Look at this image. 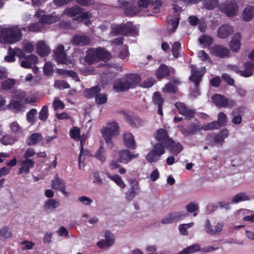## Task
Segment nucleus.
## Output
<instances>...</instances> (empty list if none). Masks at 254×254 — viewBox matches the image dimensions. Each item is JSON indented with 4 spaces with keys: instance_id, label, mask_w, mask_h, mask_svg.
Returning a JSON list of instances; mask_svg holds the SVG:
<instances>
[{
    "instance_id": "obj_1",
    "label": "nucleus",
    "mask_w": 254,
    "mask_h": 254,
    "mask_svg": "<svg viewBox=\"0 0 254 254\" xmlns=\"http://www.w3.org/2000/svg\"><path fill=\"white\" fill-rule=\"evenodd\" d=\"M141 80V77L138 74H127L115 82L113 89L117 92H126L136 88Z\"/></svg>"
},
{
    "instance_id": "obj_2",
    "label": "nucleus",
    "mask_w": 254,
    "mask_h": 254,
    "mask_svg": "<svg viewBox=\"0 0 254 254\" xmlns=\"http://www.w3.org/2000/svg\"><path fill=\"white\" fill-rule=\"evenodd\" d=\"M22 37V29L18 26H14L3 29L0 35V42L12 44L19 42Z\"/></svg>"
},
{
    "instance_id": "obj_3",
    "label": "nucleus",
    "mask_w": 254,
    "mask_h": 254,
    "mask_svg": "<svg viewBox=\"0 0 254 254\" xmlns=\"http://www.w3.org/2000/svg\"><path fill=\"white\" fill-rule=\"evenodd\" d=\"M36 154L35 150L32 148H28L25 151L23 155V160L21 161V167L19 168L17 174H24L27 175L30 173V169L34 166L35 161L30 158Z\"/></svg>"
},
{
    "instance_id": "obj_4",
    "label": "nucleus",
    "mask_w": 254,
    "mask_h": 254,
    "mask_svg": "<svg viewBox=\"0 0 254 254\" xmlns=\"http://www.w3.org/2000/svg\"><path fill=\"white\" fill-rule=\"evenodd\" d=\"M119 127L118 124L113 122L109 124L108 127L103 128L102 130L103 137L107 144L108 147L112 148L113 143L112 142V137L116 136L119 133Z\"/></svg>"
},
{
    "instance_id": "obj_5",
    "label": "nucleus",
    "mask_w": 254,
    "mask_h": 254,
    "mask_svg": "<svg viewBox=\"0 0 254 254\" xmlns=\"http://www.w3.org/2000/svg\"><path fill=\"white\" fill-rule=\"evenodd\" d=\"M165 152V145L161 142L156 143L146 156V160L150 163L155 162Z\"/></svg>"
},
{
    "instance_id": "obj_6",
    "label": "nucleus",
    "mask_w": 254,
    "mask_h": 254,
    "mask_svg": "<svg viewBox=\"0 0 254 254\" xmlns=\"http://www.w3.org/2000/svg\"><path fill=\"white\" fill-rule=\"evenodd\" d=\"M134 31V28L133 27L132 24L130 22L117 24L112 28V31L115 34L123 36H126L129 34L132 33Z\"/></svg>"
},
{
    "instance_id": "obj_7",
    "label": "nucleus",
    "mask_w": 254,
    "mask_h": 254,
    "mask_svg": "<svg viewBox=\"0 0 254 254\" xmlns=\"http://www.w3.org/2000/svg\"><path fill=\"white\" fill-rule=\"evenodd\" d=\"M213 103L218 107L232 108L235 105L236 102L233 100H228L223 95L215 94L212 97Z\"/></svg>"
},
{
    "instance_id": "obj_8",
    "label": "nucleus",
    "mask_w": 254,
    "mask_h": 254,
    "mask_svg": "<svg viewBox=\"0 0 254 254\" xmlns=\"http://www.w3.org/2000/svg\"><path fill=\"white\" fill-rule=\"evenodd\" d=\"M188 214L183 211H174L169 213L161 220L163 224L173 223L185 218Z\"/></svg>"
},
{
    "instance_id": "obj_9",
    "label": "nucleus",
    "mask_w": 254,
    "mask_h": 254,
    "mask_svg": "<svg viewBox=\"0 0 254 254\" xmlns=\"http://www.w3.org/2000/svg\"><path fill=\"white\" fill-rule=\"evenodd\" d=\"M104 237L105 240H100L97 243V246L101 249L110 247L115 243L114 236L110 231L106 230Z\"/></svg>"
},
{
    "instance_id": "obj_10",
    "label": "nucleus",
    "mask_w": 254,
    "mask_h": 254,
    "mask_svg": "<svg viewBox=\"0 0 254 254\" xmlns=\"http://www.w3.org/2000/svg\"><path fill=\"white\" fill-rule=\"evenodd\" d=\"M54 58L56 61L61 64H68V59L66 57V54L64 51V46L60 45L54 51Z\"/></svg>"
},
{
    "instance_id": "obj_11",
    "label": "nucleus",
    "mask_w": 254,
    "mask_h": 254,
    "mask_svg": "<svg viewBox=\"0 0 254 254\" xmlns=\"http://www.w3.org/2000/svg\"><path fill=\"white\" fill-rule=\"evenodd\" d=\"M175 106L179 114L185 116L186 119L190 120L194 117V111L188 109L184 103L177 102L175 104Z\"/></svg>"
},
{
    "instance_id": "obj_12",
    "label": "nucleus",
    "mask_w": 254,
    "mask_h": 254,
    "mask_svg": "<svg viewBox=\"0 0 254 254\" xmlns=\"http://www.w3.org/2000/svg\"><path fill=\"white\" fill-rule=\"evenodd\" d=\"M190 68L191 74L189 77V79L194 84L196 87H198L202 80L204 73L202 71L197 70L193 64L190 65Z\"/></svg>"
},
{
    "instance_id": "obj_13",
    "label": "nucleus",
    "mask_w": 254,
    "mask_h": 254,
    "mask_svg": "<svg viewBox=\"0 0 254 254\" xmlns=\"http://www.w3.org/2000/svg\"><path fill=\"white\" fill-rule=\"evenodd\" d=\"M211 54L220 58H225L229 56V51L225 47L221 45H215L210 49Z\"/></svg>"
},
{
    "instance_id": "obj_14",
    "label": "nucleus",
    "mask_w": 254,
    "mask_h": 254,
    "mask_svg": "<svg viewBox=\"0 0 254 254\" xmlns=\"http://www.w3.org/2000/svg\"><path fill=\"white\" fill-rule=\"evenodd\" d=\"M122 113L124 115L126 122L132 127H138L143 125L144 122L140 117L134 115H130L125 111H123Z\"/></svg>"
},
{
    "instance_id": "obj_15",
    "label": "nucleus",
    "mask_w": 254,
    "mask_h": 254,
    "mask_svg": "<svg viewBox=\"0 0 254 254\" xmlns=\"http://www.w3.org/2000/svg\"><path fill=\"white\" fill-rule=\"evenodd\" d=\"M119 158L118 161L119 162L127 164L130 162L133 159L137 158L139 154H132L129 150L127 149H123L119 151Z\"/></svg>"
},
{
    "instance_id": "obj_16",
    "label": "nucleus",
    "mask_w": 254,
    "mask_h": 254,
    "mask_svg": "<svg viewBox=\"0 0 254 254\" xmlns=\"http://www.w3.org/2000/svg\"><path fill=\"white\" fill-rule=\"evenodd\" d=\"M152 102L158 107L157 114L162 117L163 116L162 106L165 102V99L159 92L156 91L153 93Z\"/></svg>"
},
{
    "instance_id": "obj_17",
    "label": "nucleus",
    "mask_w": 254,
    "mask_h": 254,
    "mask_svg": "<svg viewBox=\"0 0 254 254\" xmlns=\"http://www.w3.org/2000/svg\"><path fill=\"white\" fill-rule=\"evenodd\" d=\"M130 188L126 193V198L128 201H131L137 194L139 190L138 182L135 180H131L130 182Z\"/></svg>"
},
{
    "instance_id": "obj_18",
    "label": "nucleus",
    "mask_w": 254,
    "mask_h": 254,
    "mask_svg": "<svg viewBox=\"0 0 254 254\" xmlns=\"http://www.w3.org/2000/svg\"><path fill=\"white\" fill-rule=\"evenodd\" d=\"M170 153L174 156H177L184 149L183 146L180 142H176L171 139L165 145Z\"/></svg>"
},
{
    "instance_id": "obj_19",
    "label": "nucleus",
    "mask_w": 254,
    "mask_h": 254,
    "mask_svg": "<svg viewBox=\"0 0 254 254\" xmlns=\"http://www.w3.org/2000/svg\"><path fill=\"white\" fill-rule=\"evenodd\" d=\"M234 29L232 26L226 24L220 26L217 31V36L221 39H225L233 33Z\"/></svg>"
},
{
    "instance_id": "obj_20",
    "label": "nucleus",
    "mask_w": 254,
    "mask_h": 254,
    "mask_svg": "<svg viewBox=\"0 0 254 254\" xmlns=\"http://www.w3.org/2000/svg\"><path fill=\"white\" fill-rule=\"evenodd\" d=\"M171 74V68L165 64H161L156 70L155 76L159 79L169 77Z\"/></svg>"
},
{
    "instance_id": "obj_21",
    "label": "nucleus",
    "mask_w": 254,
    "mask_h": 254,
    "mask_svg": "<svg viewBox=\"0 0 254 254\" xmlns=\"http://www.w3.org/2000/svg\"><path fill=\"white\" fill-rule=\"evenodd\" d=\"M202 129V127L195 124H191L187 128H183L181 131L182 133L185 136H188L190 135L196 134L198 132Z\"/></svg>"
},
{
    "instance_id": "obj_22",
    "label": "nucleus",
    "mask_w": 254,
    "mask_h": 254,
    "mask_svg": "<svg viewBox=\"0 0 254 254\" xmlns=\"http://www.w3.org/2000/svg\"><path fill=\"white\" fill-rule=\"evenodd\" d=\"M155 134L156 139L162 143H164L165 145L172 139L169 137L167 130L164 128H160L157 130Z\"/></svg>"
},
{
    "instance_id": "obj_23",
    "label": "nucleus",
    "mask_w": 254,
    "mask_h": 254,
    "mask_svg": "<svg viewBox=\"0 0 254 254\" xmlns=\"http://www.w3.org/2000/svg\"><path fill=\"white\" fill-rule=\"evenodd\" d=\"M71 41L74 45L83 46L89 44L90 39L86 35H76L73 37Z\"/></svg>"
},
{
    "instance_id": "obj_24",
    "label": "nucleus",
    "mask_w": 254,
    "mask_h": 254,
    "mask_svg": "<svg viewBox=\"0 0 254 254\" xmlns=\"http://www.w3.org/2000/svg\"><path fill=\"white\" fill-rule=\"evenodd\" d=\"M38 62V58L35 55L27 56L21 62V66L23 68H31Z\"/></svg>"
},
{
    "instance_id": "obj_25",
    "label": "nucleus",
    "mask_w": 254,
    "mask_h": 254,
    "mask_svg": "<svg viewBox=\"0 0 254 254\" xmlns=\"http://www.w3.org/2000/svg\"><path fill=\"white\" fill-rule=\"evenodd\" d=\"M123 137L124 143L127 148L131 149H135L136 148L134 136L131 133L126 132L123 134Z\"/></svg>"
},
{
    "instance_id": "obj_26",
    "label": "nucleus",
    "mask_w": 254,
    "mask_h": 254,
    "mask_svg": "<svg viewBox=\"0 0 254 254\" xmlns=\"http://www.w3.org/2000/svg\"><path fill=\"white\" fill-rule=\"evenodd\" d=\"M243 66L244 70H242L241 76L244 77H249L253 75L254 70V61L245 62Z\"/></svg>"
},
{
    "instance_id": "obj_27",
    "label": "nucleus",
    "mask_w": 254,
    "mask_h": 254,
    "mask_svg": "<svg viewBox=\"0 0 254 254\" xmlns=\"http://www.w3.org/2000/svg\"><path fill=\"white\" fill-rule=\"evenodd\" d=\"M36 51L41 57H45L50 54V48L44 41H40L37 44Z\"/></svg>"
},
{
    "instance_id": "obj_28",
    "label": "nucleus",
    "mask_w": 254,
    "mask_h": 254,
    "mask_svg": "<svg viewBox=\"0 0 254 254\" xmlns=\"http://www.w3.org/2000/svg\"><path fill=\"white\" fill-rule=\"evenodd\" d=\"M85 60L89 64H92L99 62L96 48L90 49L87 51Z\"/></svg>"
},
{
    "instance_id": "obj_29",
    "label": "nucleus",
    "mask_w": 254,
    "mask_h": 254,
    "mask_svg": "<svg viewBox=\"0 0 254 254\" xmlns=\"http://www.w3.org/2000/svg\"><path fill=\"white\" fill-rule=\"evenodd\" d=\"M238 6L235 2H230L227 3L224 8V12L226 15L232 17L236 15Z\"/></svg>"
},
{
    "instance_id": "obj_30",
    "label": "nucleus",
    "mask_w": 254,
    "mask_h": 254,
    "mask_svg": "<svg viewBox=\"0 0 254 254\" xmlns=\"http://www.w3.org/2000/svg\"><path fill=\"white\" fill-rule=\"evenodd\" d=\"M241 36L240 33H236L234 34L229 44L230 48L231 51L236 52L240 50L241 47Z\"/></svg>"
},
{
    "instance_id": "obj_31",
    "label": "nucleus",
    "mask_w": 254,
    "mask_h": 254,
    "mask_svg": "<svg viewBox=\"0 0 254 254\" xmlns=\"http://www.w3.org/2000/svg\"><path fill=\"white\" fill-rule=\"evenodd\" d=\"M123 7H126L125 9V14L127 16H132L137 13L136 7L135 5L128 6V2L123 1L120 3Z\"/></svg>"
},
{
    "instance_id": "obj_32",
    "label": "nucleus",
    "mask_w": 254,
    "mask_h": 254,
    "mask_svg": "<svg viewBox=\"0 0 254 254\" xmlns=\"http://www.w3.org/2000/svg\"><path fill=\"white\" fill-rule=\"evenodd\" d=\"M96 51H97V58L99 62L101 61H107L111 59V54L108 51L105 50L103 48L98 47L96 48Z\"/></svg>"
},
{
    "instance_id": "obj_33",
    "label": "nucleus",
    "mask_w": 254,
    "mask_h": 254,
    "mask_svg": "<svg viewBox=\"0 0 254 254\" xmlns=\"http://www.w3.org/2000/svg\"><path fill=\"white\" fill-rule=\"evenodd\" d=\"M42 138L41 133H34L27 138L26 143L29 146H32L38 143Z\"/></svg>"
},
{
    "instance_id": "obj_34",
    "label": "nucleus",
    "mask_w": 254,
    "mask_h": 254,
    "mask_svg": "<svg viewBox=\"0 0 254 254\" xmlns=\"http://www.w3.org/2000/svg\"><path fill=\"white\" fill-rule=\"evenodd\" d=\"M16 84L15 80L13 78H8L1 82L0 88L2 90L8 91L12 89Z\"/></svg>"
},
{
    "instance_id": "obj_35",
    "label": "nucleus",
    "mask_w": 254,
    "mask_h": 254,
    "mask_svg": "<svg viewBox=\"0 0 254 254\" xmlns=\"http://www.w3.org/2000/svg\"><path fill=\"white\" fill-rule=\"evenodd\" d=\"M100 90V88L98 86H95L91 88L86 89L84 90V95L85 97L88 99L95 98Z\"/></svg>"
},
{
    "instance_id": "obj_36",
    "label": "nucleus",
    "mask_w": 254,
    "mask_h": 254,
    "mask_svg": "<svg viewBox=\"0 0 254 254\" xmlns=\"http://www.w3.org/2000/svg\"><path fill=\"white\" fill-rule=\"evenodd\" d=\"M65 186V185L64 181L60 179L59 177L58 174H56L55 179L52 181V188L55 190H60L62 188Z\"/></svg>"
},
{
    "instance_id": "obj_37",
    "label": "nucleus",
    "mask_w": 254,
    "mask_h": 254,
    "mask_svg": "<svg viewBox=\"0 0 254 254\" xmlns=\"http://www.w3.org/2000/svg\"><path fill=\"white\" fill-rule=\"evenodd\" d=\"M229 135V131L227 129H223L220 130L214 137V141L216 143L223 142L225 138Z\"/></svg>"
},
{
    "instance_id": "obj_38",
    "label": "nucleus",
    "mask_w": 254,
    "mask_h": 254,
    "mask_svg": "<svg viewBox=\"0 0 254 254\" xmlns=\"http://www.w3.org/2000/svg\"><path fill=\"white\" fill-rule=\"evenodd\" d=\"M82 10L83 9L80 6H72L70 8L66 9L64 11V13L67 16L70 17H74L77 14L81 13Z\"/></svg>"
},
{
    "instance_id": "obj_39",
    "label": "nucleus",
    "mask_w": 254,
    "mask_h": 254,
    "mask_svg": "<svg viewBox=\"0 0 254 254\" xmlns=\"http://www.w3.org/2000/svg\"><path fill=\"white\" fill-rule=\"evenodd\" d=\"M200 250V247L198 244H194L191 246H189L181 252L179 253L178 254H190L196 253L199 251Z\"/></svg>"
},
{
    "instance_id": "obj_40",
    "label": "nucleus",
    "mask_w": 254,
    "mask_h": 254,
    "mask_svg": "<svg viewBox=\"0 0 254 254\" xmlns=\"http://www.w3.org/2000/svg\"><path fill=\"white\" fill-rule=\"evenodd\" d=\"M250 197L245 193L240 192L234 195L231 200V202L234 203H237L241 201L249 200Z\"/></svg>"
},
{
    "instance_id": "obj_41",
    "label": "nucleus",
    "mask_w": 254,
    "mask_h": 254,
    "mask_svg": "<svg viewBox=\"0 0 254 254\" xmlns=\"http://www.w3.org/2000/svg\"><path fill=\"white\" fill-rule=\"evenodd\" d=\"M200 44L205 47H210L213 42V40L211 36L203 34L198 39Z\"/></svg>"
},
{
    "instance_id": "obj_42",
    "label": "nucleus",
    "mask_w": 254,
    "mask_h": 254,
    "mask_svg": "<svg viewBox=\"0 0 254 254\" xmlns=\"http://www.w3.org/2000/svg\"><path fill=\"white\" fill-rule=\"evenodd\" d=\"M254 16V11L252 7H246L243 12V18L246 21H250Z\"/></svg>"
},
{
    "instance_id": "obj_43",
    "label": "nucleus",
    "mask_w": 254,
    "mask_h": 254,
    "mask_svg": "<svg viewBox=\"0 0 254 254\" xmlns=\"http://www.w3.org/2000/svg\"><path fill=\"white\" fill-rule=\"evenodd\" d=\"M106 151L103 145H101L99 148L97 150L95 157L102 163L106 161V157L105 155Z\"/></svg>"
},
{
    "instance_id": "obj_44",
    "label": "nucleus",
    "mask_w": 254,
    "mask_h": 254,
    "mask_svg": "<svg viewBox=\"0 0 254 254\" xmlns=\"http://www.w3.org/2000/svg\"><path fill=\"white\" fill-rule=\"evenodd\" d=\"M44 27L42 22L40 20L39 22L30 24L28 26V29L30 32H38L43 29Z\"/></svg>"
},
{
    "instance_id": "obj_45",
    "label": "nucleus",
    "mask_w": 254,
    "mask_h": 254,
    "mask_svg": "<svg viewBox=\"0 0 254 254\" xmlns=\"http://www.w3.org/2000/svg\"><path fill=\"white\" fill-rule=\"evenodd\" d=\"M69 134L72 139L76 141L79 140L80 137V130L79 128L77 127H72L70 130Z\"/></svg>"
},
{
    "instance_id": "obj_46",
    "label": "nucleus",
    "mask_w": 254,
    "mask_h": 254,
    "mask_svg": "<svg viewBox=\"0 0 254 254\" xmlns=\"http://www.w3.org/2000/svg\"><path fill=\"white\" fill-rule=\"evenodd\" d=\"M218 3V0H204L203 4L204 7L209 10L214 9Z\"/></svg>"
},
{
    "instance_id": "obj_47",
    "label": "nucleus",
    "mask_w": 254,
    "mask_h": 254,
    "mask_svg": "<svg viewBox=\"0 0 254 254\" xmlns=\"http://www.w3.org/2000/svg\"><path fill=\"white\" fill-rule=\"evenodd\" d=\"M48 107L47 105L44 106L39 113V119L45 122L48 118Z\"/></svg>"
},
{
    "instance_id": "obj_48",
    "label": "nucleus",
    "mask_w": 254,
    "mask_h": 254,
    "mask_svg": "<svg viewBox=\"0 0 254 254\" xmlns=\"http://www.w3.org/2000/svg\"><path fill=\"white\" fill-rule=\"evenodd\" d=\"M109 177L121 188L124 189L126 187V184L119 175L110 176Z\"/></svg>"
},
{
    "instance_id": "obj_49",
    "label": "nucleus",
    "mask_w": 254,
    "mask_h": 254,
    "mask_svg": "<svg viewBox=\"0 0 254 254\" xmlns=\"http://www.w3.org/2000/svg\"><path fill=\"white\" fill-rule=\"evenodd\" d=\"M15 141L14 137L9 134L4 135L0 140V142L5 145H11Z\"/></svg>"
},
{
    "instance_id": "obj_50",
    "label": "nucleus",
    "mask_w": 254,
    "mask_h": 254,
    "mask_svg": "<svg viewBox=\"0 0 254 254\" xmlns=\"http://www.w3.org/2000/svg\"><path fill=\"white\" fill-rule=\"evenodd\" d=\"M60 206V203L55 199H49L45 203V209H55Z\"/></svg>"
},
{
    "instance_id": "obj_51",
    "label": "nucleus",
    "mask_w": 254,
    "mask_h": 254,
    "mask_svg": "<svg viewBox=\"0 0 254 254\" xmlns=\"http://www.w3.org/2000/svg\"><path fill=\"white\" fill-rule=\"evenodd\" d=\"M16 52L12 48L9 47L8 50V55L4 57V60L8 63L14 62L15 61V56Z\"/></svg>"
},
{
    "instance_id": "obj_52",
    "label": "nucleus",
    "mask_w": 254,
    "mask_h": 254,
    "mask_svg": "<svg viewBox=\"0 0 254 254\" xmlns=\"http://www.w3.org/2000/svg\"><path fill=\"white\" fill-rule=\"evenodd\" d=\"M220 125L217 121H213L211 123H208L206 125L202 126V129L207 130L214 129H218L220 127Z\"/></svg>"
},
{
    "instance_id": "obj_53",
    "label": "nucleus",
    "mask_w": 254,
    "mask_h": 254,
    "mask_svg": "<svg viewBox=\"0 0 254 254\" xmlns=\"http://www.w3.org/2000/svg\"><path fill=\"white\" fill-rule=\"evenodd\" d=\"M239 109H237L232 112V116L233 118L232 119V122L235 125H239L242 123V117L241 115H236V113H239Z\"/></svg>"
},
{
    "instance_id": "obj_54",
    "label": "nucleus",
    "mask_w": 254,
    "mask_h": 254,
    "mask_svg": "<svg viewBox=\"0 0 254 254\" xmlns=\"http://www.w3.org/2000/svg\"><path fill=\"white\" fill-rule=\"evenodd\" d=\"M8 108L12 111H18L22 108V105L19 101L12 100L8 104Z\"/></svg>"
},
{
    "instance_id": "obj_55",
    "label": "nucleus",
    "mask_w": 254,
    "mask_h": 254,
    "mask_svg": "<svg viewBox=\"0 0 254 254\" xmlns=\"http://www.w3.org/2000/svg\"><path fill=\"white\" fill-rule=\"evenodd\" d=\"M181 44L179 42H176L172 45V53L175 58H177L180 56L179 51L181 50Z\"/></svg>"
},
{
    "instance_id": "obj_56",
    "label": "nucleus",
    "mask_w": 254,
    "mask_h": 254,
    "mask_svg": "<svg viewBox=\"0 0 254 254\" xmlns=\"http://www.w3.org/2000/svg\"><path fill=\"white\" fill-rule=\"evenodd\" d=\"M217 121L220 127L226 126L227 123V117L226 115L223 112L219 113L218 115V121Z\"/></svg>"
},
{
    "instance_id": "obj_57",
    "label": "nucleus",
    "mask_w": 254,
    "mask_h": 254,
    "mask_svg": "<svg viewBox=\"0 0 254 254\" xmlns=\"http://www.w3.org/2000/svg\"><path fill=\"white\" fill-rule=\"evenodd\" d=\"M108 98L105 94L98 93L95 97V102L97 104H103L107 102Z\"/></svg>"
},
{
    "instance_id": "obj_58",
    "label": "nucleus",
    "mask_w": 254,
    "mask_h": 254,
    "mask_svg": "<svg viewBox=\"0 0 254 254\" xmlns=\"http://www.w3.org/2000/svg\"><path fill=\"white\" fill-rule=\"evenodd\" d=\"M37 113V111L36 109H31L26 114V119L29 123L33 124L34 122V117L35 115Z\"/></svg>"
},
{
    "instance_id": "obj_59",
    "label": "nucleus",
    "mask_w": 254,
    "mask_h": 254,
    "mask_svg": "<svg viewBox=\"0 0 254 254\" xmlns=\"http://www.w3.org/2000/svg\"><path fill=\"white\" fill-rule=\"evenodd\" d=\"M86 137L84 135H82L81 138L80 137V154L78 157V164L79 166H80L81 164V156L84 152V148L83 146L85 145V141H86Z\"/></svg>"
},
{
    "instance_id": "obj_60",
    "label": "nucleus",
    "mask_w": 254,
    "mask_h": 254,
    "mask_svg": "<svg viewBox=\"0 0 254 254\" xmlns=\"http://www.w3.org/2000/svg\"><path fill=\"white\" fill-rule=\"evenodd\" d=\"M55 86L56 88L62 89H68L70 87V85L66 81L64 80H57L55 83Z\"/></svg>"
},
{
    "instance_id": "obj_61",
    "label": "nucleus",
    "mask_w": 254,
    "mask_h": 254,
    "mask_svg": "<svg viewBox=\"0 0 254 254\" xmlns=\"http://www.w3.org/2000/svg\"><path fill=\"white\" fill-rule=\"evenodd\" d=\"M53 106L55 111L58 109H63L64 108V105L62 101H61L59 98L56 97L54 99L53 103Z\"/></svg>"
},
{
    "instance_id": "obj_62",
    "label": "nucleus",
    "mask_w": 254,
    "mask_h": 254,
    "mask_svg": "<svg viewBox=\"0 0 254 254\" xmlns=\"http://www.w3.org/2000/svg\"><path fill=\"white\" fill-rule=\"evenodd\" d=\"M0 234L1 236L5 238H9L12 235L11 232L9 230L8 226H4L1 228L0 230Z\"/></svg>"
},
{
    "instance_id": "obj_63",
    "label": "nucleus",
    "mask_w": 254,
    "mask_h": 254,
    "mask_svg": "<svg viewBox=\"0 0 254 254\" xmlns=\"http://www.w3.org/2000/svg\"><path fill=\"white\" fill-rule=\"evenodd\" d=\"M129 55L128 46L127 45H124L122 49L121 50L119 53V57L121 59H125Z\"/></svg>"
},
{
    "instance_id": "obj_64",
    "label": "nucleus",
    "mask_w": 254,
    "mask_h": 254,
    "mask_svg": "<svg viewBox=\"0 0 254 254\" xmlns=\"http://www.w3.org/2000/svg\"><path fill=\"white\" fill-rule=\"evenodd\" d=\"M224 227V224L222 223H218L215 227V229L213 231H209L211 235H215L220 232Z\"/></svg>"
}]
</instances>
